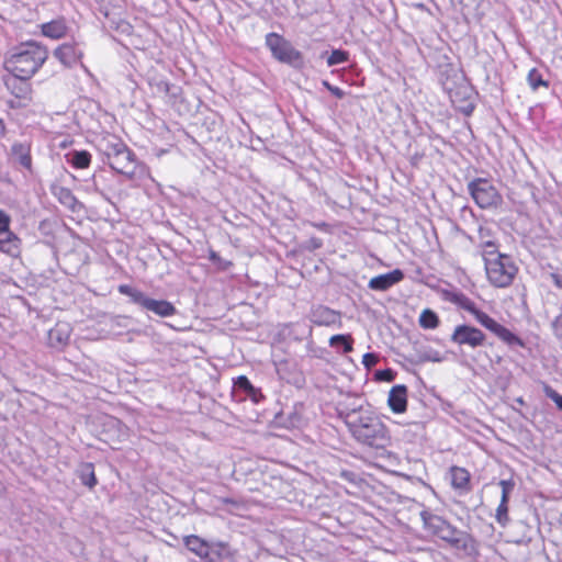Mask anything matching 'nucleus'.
Returning <instances> with one entry per match:
<instances>
[{"mask_svg":"<svg viewBox=\"0 0 562 562\" xmlns=\"http://www.w3.org/2000/svg\"><path fill=\"white\" fill-rule=\"evenodd\" d=\"M338 415L358 443L373 449H384L389 446V430L369 405H342Z\"/></svg>","mask_w":562,"mask_h":562,"instance_id":"1","label":"nucleus"},{"mask_svg":"<svg viewBox=\"0 0 562 562\" xmlns=\"http://www.w3.org/2000/svg\"><path fill=\"white\" fill-rule=\"evenodd\" d=\"M419 515L423 527L428 533L439 538L452 549L461 551L468 557H474L479 553L477 541L469 532L458 529L447 519L429 509L422 510Z\"/></svg>","mask_w":562,"mask_h":562,"instance_id":"2","label":"nucleus"},{"mask_svg":"<svg viewBox=\"0 0 562 562\" xmlns=\"http://www.w3.org/2000/svg\"><path fill=\"white\" fill-rule=\"evenodd\" d=\"M485 232L487 231L480 227V247L487 280L495 288H507L513 283L518 267L510 256L499 252L495 240H484Z\"/></svg>","mask_w":562,"mask_h":562,"instance_id":"3","label":"nucleus"},{"mask_svg":"<svg viewBox=\"0 0 562 562\" xmlns=\"http://www.w3.org/2000/svg\"><path fill=\"white\" fill-rule=\"evenodd\" d=\"M48 57L46 47L27 42L21 44L14 53L4 60V69L18 77L32 78Z\"/></svg>","mask_w":562,"mask_h":562,"instance_id":"4","label":"nucleus"},{"mask_svg":"<svg viewBox=\"0 0 562 562\" xmlns=\"http://www.w3.org/2000/svg\"><path fill=\"white\" fill-rule=\"evenodd\" d=\"M440 82L453 106L464 115H471L475 109V92L464 75L450 67L441 74Z\"/></svg>","mask_w":562,"mask_h":562,"instance_id":"5","label":"nucleus"},{"mask_svg":"<svg viewBox=\"0 0 562 562\" xmlns=\"http://www.w3.org/2000/svg\"><path fill=\"white\" fill-rule=\"evenodd\" d=\"M182 542L188 551L203 562H237V550L226 541L188 535L182 538Z\"/></svg>","mask_w":562,"mask_h":562,"instance_id":"6","label":"nucleus"},{"mask_svg":"<svg viewBox=\"0 0 562 562\" xmlns=\"http://www.w3.org/2000/svg\"><path fill=\"white\" fill-rule=\"evenodd\" d=\"M450 301L458 307L472 314L477 323H480L483 327L492 331L495 336H497L502 341L507 344L509 347H525V341L520 337H518L516 334L512 333L509 329L497 323L485 312L477 308L476 304L464 293H452Z\"/></svg>","mask_w":562,"mask_h":562,"instance_id":"7","label":"nucleus"},{"mask_svg":"<svg viewBox=\"0 0 562 562\" xmlns=\"http://www.w3.org/2000/svg\"><path fill=\"white\" fill-rule=\"evenodd\" d=\"M266 46L274 59L293 67H301L303 64L302 53L282 35L271 32L266 35Z\"/></svg>","mask_w":562,"mask_h":562,"instance_id":"8","label":"nucleus"},{"mask_svg":"<svg viewBox=\"0 0 562 562\" xmlns=\"http://www.w3.org/2000/svg\"><path fill=\"white\" fill-rule=\"evenodd\" d=\"M468 192L481 209L497 207L503 198L492 181L485 178H475L468 183Z\"/></svg>","mask_w":562,"mask_h":562,"instance_id":"9","label":"nucleus"},{"mask_svg":"<svg viewBox=\"0 0 562 562\" xmlns=\"http://www.w3.org/2000/svg\"><path fill=\"white\" fill-rule=\"evenodd\" d=\"M485 340L486 335L481 329L467 324L456 326L450 336L451 342L458 346H467L471 349L484 346Z\"/></svg>","mask_w":562,"mask_h":562,"instance_id":"10","label":"nucleus"},{"mask_svg":"<svg viewBox=\"0 0 562 562\" xmlns=\"http://www.w3.org/2000/svg\"><path fill=\"white\" fill-rule=\"evenodd\" d=\"M108 164L114 171L125 176L130 180L134 179L136 176V157L127 145L124 149H121L120 153H116L108 159Z\"/></svg>","mask_w":562,"mask_h":562,"instance_id":"11","label":"nucleus"},{"mask_svg":"<svg viewBox=\"0 0 562 562\" xmlns=\"http://www.w3.org/2000/svg\"><path fill=\"white\" fill-rule=\"evenodd\" d=\"M310 319L317 326H336L338 328H341L342 326L340 312L331 310L325 305L312 307L310 312Z\"/></svg>","mask_w":562,"mask_h":562,"instance_id":"12","label":"nucleus"},{"mask_svg":"<svg viewBox=\"0 0 562 562\" xmlns=\"http://www.w3.org/2000/svg\"><path fill=\"white\" fill-rule=\"evenodd\" d=\"M30 79L31 78L18 77L10 74L3 77V82L5 88L15 97V99L30 103L32 99V86L30 83Z\"/></svg>","mask_w":562,"mask_h":562,"instance_id":"13","label":"nucleus"},{"mask_svg":"<svg viewBox=\"0 0 562 562\" xmlns=\"http://www.w3.org/2000/svg\"><path fill=\"white\" fill-rule=\"evenodd\" d=\"M234 395L239 396V401L249 398L256 404L263 398L260 389L254 386L246 375H239L234 380Z\"/></svg>","mask_w":562,"mask_h":562,"instance_id":"14","label":"nucleus"},{"mask_svg":"<svg viewBox=\"0 0 562 562\" xmlns=\"http://www.w3.org/2000/svg\"><path fill=\"white\" fill-rule=\"evenodd\" d=\"M82 55V50L76 43H64L54 50V56L66 67H72Z\"/></svg>","mask_w":562,"mask_h":562,"instance_id":"15","label":"nucleus"},{"mask_svg":"<svg viewBox=\"0 0 562 562\" xmlns=\"http://www.w3.org/2000/svg\"><path fill=\"white\" fill-rule=\"evenodd\" d=\"M404 279V272L394 269L387 273L376 276L369 281L368 286L374 291H386Z\"/></svg>","mask_w":562,"mask_h":562,"instance_id":"16","label":"nucleus"},{"mask_svg":"<svg viewBox=\"0 0 562 562\" xmlns=\"http://www.w3.org/2000/svg\"><path fill=\"white\" fill-rule=\"evenodd\" d=\"M387 404L393 413H404L407 407V386L394 385L389 393Z\"/></svg>","mask_w":562,"mask_h":562,"instance_id":"17","label":"nucleus"},{"mask_svg":"<svg viewBox=\"0 0 562 562\" xmlns=\"http://www.w3.org/2000/svg\"><path fill=\"white\" fill-rule=\"evenodd\" d=\"M142 308L151 312L159 317H170L177 313V308L171 302L166 300H155L149 296H147Z\"/></svg>","mask_w":562,"mask_h":562,"instance_id":"18","label":"nucleus"},{"mask_svg":"<svg viewBox=\"0 0 562 562\" xmlns=\"http://www.w3.org/2000/svg\"><path fill=\"white\" fill-rule=\"evenodd\" d=\"M70 327L66 323H58L48 331V344L56 349L64 348L70 338Z\"/></svg>","mask_w":562,"mask_h":562,"instance_id":"19","label":"nucleus"},{"mask_svg":"<svg viewBox=\"0 0 562 562\" xmlns=\"http://www.w3.org/2000/svg\"><path fill=\"white\" fill-rule=\"evenodd\" d=\"M126 144L115 135L106 134L102 136L99 140L98 148L99 150L110 159L116 153H120L121 149H124Z\"/></svg>","mask_w":562,"mask_h":562,"instance_id":"20","label":"nucleus"},{"mask_svg":"<svg viewBox=\"0 0 562 562\" xmlns=\"http://www.w3.org/2000/svg\"><path fill=\"white\" fill-rule=\"evenodd\" d=\"M304 404L295 403L291 409L283 411L281 418H284V425L291 428H301L305 424Z\"/></svg>","mask_w":562,"mask_h":562,"instance_id":"21","label":"nucleus"},{"mask_svg":"<svg viewBox=\"0 0 562 562\" xmlns=\"http://www.w3.org/2000/svg\"><path fill=\"white\" fill-rule=\"evenodd\" d=\"M11 155L20 166L27 169L29 171L32 170V157L30 145L24 143H14L11 146Z\"/></svg>","mask_w":562,"mask_h":562,"instance_id":"22","label":"nucleus"},{"mask_svg":"<svg viewBox=\"0 0 562 562\" xmlns=\"http://www.w3.org/2000/svg\"><path fill=\"white\" fill-rule=\"evenodd\" d=\"M21 244V239L13 232H9V234H5L4 237L0 236V251L13 258L20 256Z\"/></svg>","mask_w":562,"mask_h":562,"instance_id":"23","label":"nucleus"},{"mask_svg":"<svg viewBox=\"0 0 562 562\" xmlns=\"http://www.w3.org/2000/svg\"><path fill=\"white\" fill-rule=\"evenodd\" d=\"M42 33L46 37L58 40L66 35L67 25L64 19L53 20L42 24Z\"/></svg>","mask_w":562,"mask_h":562,"instance_id":"24","label":"nucleus"},{"mask_svg":"<svg viewBox=\"0 0 562 562\" xmlns=\"http://www.w3.org/2000/svg\"><path fill=\"white\" fill-rule=\"evenodd\" d=\"M451 484L453 488L462 492L470 491V473L464 468H451Z\"/></svg>","mask_w":562,"mask_h":562,"instance_id":"25","label":"nucleus"},{"mask_svg":"<svg viewBox=\"0 0 562 562\" xmlns=\"http://www.w3.org/2000/svg\"><path fill=\"white\" fill-rule=\"evenodd\" d=\"M329 346L337 352L349 353L353 350V338L350 334H338L329 338Z\"/></svg>","mask_w":562,"mask_h":562,"instance_id":"26","label":"nucleus"},{"mask_svg":"<svg viewBox=\"0 0 562 562\" xmlns=\"http://www.w3.org/2000/svg\"><path fill=\"white\" fill-rule=\"evenodd\" d=\"M65 157L67 162L76 169H86L91 164V154L87 150H71Z\"/></svg>","mask_w":562,"mask_h":562,"instance_id":"27","label":"nucleus"},{"mask_svg":"<svg viewBox=\"0 0 562 562\" xmlns=\"http://www.w3.org/2000/svg\"><path fill=\"white\" fill-rule=\"evenodd\" d=\"M117 291L121 294L128 296L130 301L133 304L138 305L140 308L143 307V305L147 299V295L143 291H140L132 285H128V284H120L117 288Z\"/></svg>","mask_w":562,"mask_h":562,"instance_id":"28","label":"nucleus"},{"mask_svg":"<svg viewBox=\"0 0 562 562\" xmlns=\"http://www.w3.org/2000/svg\"><path fill=\"white\" fill-rule=\"evenodd\" d=\"M78 476L81 481V483L89 488H93L98 481L94 474V465L91 462H86L81 464V467L78 470Z\"/></svg>","mask_w":562,"mask_h":562,"instance_id":"29","label":"nucleus"},{"mask_svg":"<svg viewBox=\"0 0 562 562\" xmlns=\"http://www.w3.org/2000/svg\"><path fill=\"white\" fill-rule=\"evenodd\" d=\"M438 315L430 308H426L420 313L419 325L424 329H435L439 326Z\"/></svg>","mask_w":562,"mask_h":562,"instance_id":"30","label":"nucleus"},{"mask_svg":"<svg viewBox=\"0 0 562 562\" xmlns=\"http://www.w3.org/2000/svg\"><path fill=\"white\" fill-rule=\"evenodd\" d=\"M527 81L530 88L536 91L539 87H548L549 83L542 78V75L537 68H532L529 70L527 76Z\"/></svg>","mask_w":562,"mask_h":562,"instance_id":"31","label":"nucleus"},{"mask_svg":"<svg viewBox=\"0 0 562 562\" xmlns=\"http://www.w3.org/2000/svg\"><path fill=\"white\" fill-rule=\"evenodd\" d=\"M541 386L544 395L553 401L557 405V408L562 412V395L546 382H541Z\"/></svg>","mask_w":562,"mask_h":562,"instance_id":"32","label":"nucleus"},{"mask_svg":"<svg viewBox=\"0 0 562 562\" xmlns=\"http://www.w3.org/2000/svg\"><path fill=\"white\" fill-rule=\"evenodd\" d=\"M349 54L342 49H334L327 58V65L329 67L340 65L348 61Z\"/></svg>","mask_w":562,"mask_h":562,"instance_id":"33","label":"nucleus"},{"mask_svg":"<svg viewBox=\"0 0 562 562\" xmlns=\"http://www.w3.org/2000/svg\"><path fill=\"white\" fill-rule=\"evenodd\" d=\"M499 485L502 487L501 504H508L509 495L515 487V483L512 480H502L499 481Z\"/></svg>","mask_w":562,"mask_h":562,"instance_id":"34","label":"nucleus"},{"mask_svg":"<svg viewBox=\"0 0 562 562\" xmlns=\"http://www.w3.org/2000/svg\"><path fill=\"white\" fill-rule=\"evenodd\" d=\"M495 518L497 520V522L502 526H506L507 522L509 521V517H508V504H501L498 505V507L496 508V515H495Z\"/></svg>","mask_w":562,"mask_h":562,"instance_id":"35","label":"nucleus"},{"mask_svg":"<svg viewBox=\"0 0 562 562\" xmlns=\"http://www.w3.org/2000/svg\"><path fill=\"white\" fill-rule=\"evenodd\" d=\"M551 328L554 337L557 338L562 348V313L555 316L554 319L551 322Z\"/></svg>","mask_w":562,"mask_h":562,"instance_id":"36","label":"nucleus"},{"mask_svg":"<svg viewBox=\"0 0 562 562\" xmlns=\"http://www.w3.org/2000/svg\"><path fill=\"white\" fill-rule=\"evenodd\" d=\"M10 223H11L10 215L7 212H4L3 210H0V236L9 234V232H12L10 229Z\"/></svg>","mask_w":562,"mask_h":562,"instance_id":"37","label":"nucleus"},{"mask_svg":"<svg viewBox=\"0 0 562 562\" xmlns=\"http://www.w3.org/2000/svg\"><path fill=\"white\" fill-rule=\"evenodd\" d=\"M379 356L374 352H367L362 357V364L366 369L370 370L379 362Z\"/></svg>","mask_w":562,"mask_h":562,"instance_id":"38","label":"nucleus"},{"mask_svg":"<svg viewBox=\"0 0 562 562\" xmlns=\"http://www.w3.org/2000/svg\"><path fill=\"white\" fill-rule=\"evenodd\" d=\"M59 200L61 203L71 206L76 202V196L69 189L61 188L59 191Z\"/></svg>","mask_w":562,"mask_h":562,"instance_id":"39","label":"nucleus"},{"mask_svg":"<svg viewBox=\"0 0 562 562\" xmlns=\"http://www.w3.org/2000/svg\"><path fill=\"white\" fill-rule=\"evenodd\" d=\"M87 190L89 192H94V193H98L100 194L102 198H105V193L103 192V190L100 188V184H99V180H98V177L95 175L92 176L91 180L87 183Z\"/></svg>","mask_w":562,"mask_h":562,"instance_id":"40","label":"nucleus"},{"mask_svg":"<svg viewBox=\"0 0 562 562\" xmlns=\"http://www.w3.org/2000/svg\"><path fill=\"white\" fill-rule=\"evenodd\" d=\"M549 278L558 289L562 290V269L550 272Z\"/></svg>","mask_w":562,"mask_h":562,"instance_id":"41","label":"nucleus"},{"mask_svg":"<svg viewBox=\"0 0 562 562\" xmlns=\"http://www.w3.org/2000/svg\"><path fill=\"white\" fill-rule=\"evenodd\" d=\"M214 265L218 270L226 271L233 266V262L218 257Z\"/></svg>","mask_w":562,"mask_h":562,"instance_id":"42","label":"nucleus"},{"mask_svg":"<svg viewBox=\"0 0 562 562\" xmlns=\"http://www.w3.org/2000/svg\"><path fill=\"white\" fill-rule=\"evenodd\" d=\"M214 265L218 270L226 271L233 266V262L218 257Z\"/></svg>","mask_w":562,"mask_h":562,"instance_id":"43","label":"nucleus"},{"mask_svg":"<svg viewBox=\"0 0 562 562\" xmlns=\"http://www.w3.org/2000/svg\"><path fill=\"white\" fill-rule=\"evenodd\" d=\"M376 374H378L379 379L385 380V381H392L394 378L393 372L390 369L381 370Z\"/></svg>","mask_w":562,"mask_h":562,"instance_id":"44","label":"nucleus"},{"mask_svg":"<svg viewBox=\"0 0 562 562\" xmlns=\"http://www.w3.org/2000/svg\"><path fill=\"white\" fill-rule=\"evenodd\" d=\"M329 92L338 99H342L345 97V91L337 86L329 88Z\"/></svg>","mask_w":562,"mask_h":562,"instance_id":"45","label":"nucleus"},{"mask_svg":"<svg viewBox=\"0 0 562 562\" xmlns=\"http://www.w3.org/2000/svg\"><path fill=\"white\" fill-rule=\"evenodd\" d=\"M8 104L10 105V108L12 109H19V108H22V106H26L29 104V102L26 101H22V100H18V101H14V100H10L8 102Z\"/></svg>","mask_w":562,"mask_h":562,"instance_id":"46","label":"nucleus"},{"mask_svg":"<svg viewBox=\"0 0 562 562\" xmlns=\"http://www.w3.org/2000/svg\"><path fill=\"white\" fill-rule=\"evenodd\" d=\"M106 425L111 426V427H119L121 428V422L114 417H108L106 418Z\"/></svg>","mask_w":562,"mask_h":562,"instance_id":"47","label":"nucleus"},{"mask_svg":"<svg viewBox=\"0 0 562 562\" xmlns=\"http://www.w3.org/2000/svg\"><path fill=\"white\" fill-rule=\"evenodd\" d=\"M220 255L213 250V249H209V260L214 265L215 261L218 259Z\"/></svg>","mask_w":562,"mask_h":562,"instance_id":"48","label":"nucleus"},{"mask_svg":"<svg viewBox=\"0 0 562 562\" xmlns=\"http://www.w3.org/2000/svg\"><path fill=\"white\" fill-rule=\"evenodd\" d=\"M341 476L345 477L348 481H353L355 474L352 472H342Z\"/></svg>","mask_w":562,"mask_h":562,"instance_id":"49","label":"nucleus"},{"mask_svg":"<svg viewBox=\"0 0 562 562\" xmlns=\"http://www.w3.org/2000/svg\"><path fill=\"white\" fill-rule=\"evenodd\" d=\"M311 243L314 248H319L322 246V241L318 238H312Z\"/></svg>","mask_w":562,"mask_h":562,"instance_id":"50","label":"nucleus"},{"mask_svg":"<svg viewBox=\"0 0 562 562\" xmlns=\"http://www.w3.org/2000/svg\"><path fill=\"white\" fill-rule=\"evenodd\" d=\"M313 226H315L318 229H324L327 227V224L323 222V223L313 224Z\"/></svg>","mask_w":562,"mask_h":562,"instance_id":"51","label":"nucleus"},{"mask_svg":"<svg viewBox=\"0 0 562 562\" xmlns=\"http://www.w3.org/2000/svg\"><path fill=\"white\" fill-rule=\"evenodd\" d=\"M4 131H5L4 123H3V121L0 119V133L3 135V134H4Z\"/></svg>","mask_w":562,"mask_h":562,"instance_id":"52","label":"nucleus"},{"mask_svg":"<svg viewBox=\"0 0 562 562\" xmlns=\"http://www.w3.org/2000/svg\"><path fill=\"white\" fill-rule=\"evenodd\" d=\"M324 87L329 91V88H334L328 81H323Z\"/></svg>","mask_w":562,"mask_h":562,"instance_id":"53","label":"nucleus"},{"mask_svg":"<svg viewBox=\"0 0 562 562\" xmlns=\"http://www.w3.org/2000/svg\"><path fill=\"white\" fill-rule=\"evenodd\" d=\"M124 319H126V317H122V316H116V317H115V321H116V323H117L119 325L121 324V321H124Z\"/></svg>","mask_w":562,"mask_h":562,"instance_id":"54","label":"nucleus"},{"mask_svg":"<svg viewBox=\"0 0 562 562\" xmlns=\"http://www.w3.org/2000/svg\"><path fill=\"white\" fill-rule=\"evenodd\" d=\"M279 374H281V364L277 368Z\"/></svg>","mask_w":562,"mask_h":562,"instance_id":"55","label":"nucleus"},{"mask_svg":"<svg viewBox=\"0 0 562 562\" xmlns=\"http://www.w3.org/2000/svg\"><path fill=\"white\" fill-rule=\"evenodd\" d=\"M224 502H225L226 504H231V503H233V502H232L231 499H228V498H227V499H225Z\"/></svg>","mask_w":562,"mask_h":562,"instance_id":"56","label":"nucleus"},{"mask_svg":"<svg viewBox=\"0 0 562 562\" xmlns=\"http://www.w3.org/2000/svg\"><path fill=\"white\" fill-rule=\"evenodd\" d=\"M308 336H312V328L308 329Z\"/></svg>","mask_w":562,"mask_h":562,"instance_id":"57","label":"nucleus"}]
</instances>
